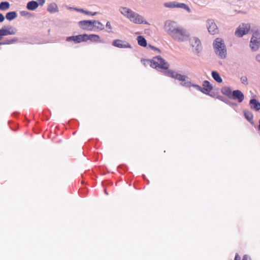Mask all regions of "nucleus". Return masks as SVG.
<instances>
[{
    "instance_id": "1",
    "label": "nucleus",
    "mask_w": 260,
    "mask_h": 260,
    "mask_svg": "<svg viewBox=\"0 0 260 260\" xmlns=\"http://www.w3.org/2000/svg\"><path fill=\"white\" fill-rule=\"evenodd\" d=\"M119 11L122 15L126 17L134 23L148 24V23L144 19V17L142 16L133 11L129 8L127 7H120L119 9Z\"/></svg>"
},
{
    "instance_id": "2",
    "label": "nucleus",
    "mask_w": 260,
    "mask_h": 260,
    "mask_svg": "<svg viewBox=\"0 0 260 260\" xmlns=\"http://www.w3.org/2000/svg\"><path fill=\"white\" fill-rule=\"evenodd\" d=\"M189 36L190 34L186 29L178 25L171 37L176 41L182 42L187 41Z\"/></svg>"
},
{
    "instance_id": "3",
    "label": "nucleus",
    "mask_w": 260,
    "mask_h": 260,
    "mask_svg": "<svg viewBox=\"0 0 260 260\" xmlns=\"http://www.w3.org/2000/svg\"><path fill=\"white\" fill-rule=\"evenodd\" d=\"M213 47L216 54L223 59L226 56V49L224 41L221 38H217L213 42Z\"/></svg>"
},
{
    "instance_id": "4",
    "label": "nucleus",
    "mask_w": 260,
    "mask_h": 260,
    "mask_svg": "<svg viewBox=\"0 0 260 260\" xmlns=\"http://www.w3.org/2000/svg\"><path fill=\"white\" fill-rule=\"evenodd\" d=\"M146 61L153 68L167 70L169 68L168 63L160 56L154 57L152 60Z\"/></svg>"
},
{
    "instance_id": "5",
    "label": "nucleus",
    "mask_w": 260,
    "mask_h": 260,
    "mask_svg": "<svg viewBox=\"0 0 260 260\" xmlns=\"http://www.w3.org/2000/svg\"><path fill=\"white\" fill-rule=\"evenodd\" d=\"M252 32L249 46L253 51L258 50L260 47V31L258 30H251Z\"/></svg>"
},
{
    "instance_id": "6",
    "label": "nucleus",
    "mask_w": 260,
    "mask_h": 260,
    "mask_svg": "<svg viewBox=\"0 0 260 260\" xmlns=\"http://www.w3.org/2000/svg\"><path fill=\"white\" fill-rule=\"evenodd\" d=\"M178 26V25L176 22L168 20L165 23L164 29L165 31L171 37Z\"/></svg>"
},
{
    "instance_id": "7",
    "label": "nucleus",
    "mask_w": 260,
    "mask_h": 260,
    "mask_svg": "<svg viewBox=\"0 0 260 260\" xmlns=\"http://www.w3.org/2000/svg\"><path fill=\"white\" fill-rule=\"evenodd\" d=\"M250 29V25L249 23H242L239 25L235 32V35L239 37H242L244 35L248 34Z\"/></svg>"
},
{
    "instance_id": "8",
    "label": "nucleus",
    "mask_w": 260,
    "mask_h": 260,
    "mask_svg": "<svg viewBox=\"0 0 260 260\" xmlns=\"http://www.w3.org/2000/svg\"><path fill=\"white\" fill-rule=\"evenodd\" d=\"M190 44L193 48V51L197 54L200 53L202 49L200 40L197 37H193L190 39Z\"/></svg>"
},
{
    "instance_id": "9",
    "label": "nucleus",
    "mask_w": 260,
    "mask_h": 260,
    "mask_svg": "<svg viewBox=\"0 0 260 260\" xmlns=\"http://www.w3.org/2000/svg\"><path fill=\"white\" fill-rule=\"evenodd\" d=\"M16 32V28L12 26H4L0 29V36L3 37L7 35H15Z\"/></svg>"
},
{
    "instance_id": "10",
    "label": "nucleus",
    "mask_w": 260,
    "mask_h": 260,
    "mask_svg": "<svg viewBox=\"0 0 260 260\" xmlns=\"http://www.w3.org/2000/svg\"><path fill=\"white\" fill-rule=\"evenodd\" d=\"M207 27L209 32L211 35H214L218 32V29L214 21L212 19H209L207 22Z\"/></svg>"
},
{
    "instance_id": "11",
    "label": "nucleus",
    "mask_w": 260,
    "mask_h": 260,
    "mask_svg": "<svg viewBox=\"0 0 260 260\" xmlns=\"http://www.w3.org/2000/svg\"><path fill=\"white\" fill-rule=\"evenodd\" d=\"M112 45L119 48H132V46L129 43L121 40L113 41Z\"/></svg>"
},
{
    "instance_id": "12",
    "label": "nucleus",
    "mask_w": 260,
    "mask_h": 260,
    "mask_svg": "<svg viewBox=\"0 0 260 260\" xmlns=\"http://www.w3.org/2000/svg\"><path fill=\"white\" fill-rule=\"evenodd\" d=\"M230 99L237 100L239 103H241L244 100V95L240 90H236L233 91L232 95Z\"/></svg>"
},
{
    "instance_id": "13",
    "label": "nucleus",
    "mask_w": 260,
    "mask_h": 260,
    "mask_svg": "<svg viewBox=\"0 0 260 260\" xmlns=\"http://www.w3.org/2000/svg\"><path fill=\"white\" fill-rule=\"evenodd\" d=\"M85 37H86V36L84 35V34L79 35L76 36L69 37L67 38L66 41H73L74 42L78 43L83 41H85Z\"/></svg>"
},
{
    "instance_id": "14",
    "label": "nucleus",
    "mask_w": 260,
    "mask_h": 260,
    "mask_svg": "<svg viewBox=\"0 0 260 260\" xmlns=\"http://www.w3.org/2000/svg\"><path fill=\"white\" fill-rule=\"evenodd\" d=\"M79 25L83 29H88L91 30L92 29L90 28L93 26L92 21L91 20H82L79 22Z\"/></svg>"
},
{
    "instance_id": "15",
    "label": "nucleus",
    "mask_w": 260,
    "mask_h": 260,
    "mask_svg": "<svg viewBox=\"0 0 260 260\" xmlns=\"http://www.w3.org/2000/svg\"><path fill=\"white\" fill-rule=\"evenodd\" d=\"M203 88H202L203 89V91L204 92H202L205 94L209 95V92L213 89V87L210 83L208 81H204L203 82Z\"/></svg>"
},
{
    "instance_id": "16",
    "label": "nucleus",
    "mask_w": 260,
    "mask_h": 260,
    "mask_svg": "<svg viewBox=\"0 0 260 260\" xmlns=\"http://www.w3.org/2000/svg\"><path fill=\"white\" fill-rule=\"evenodd\" d=\"M250 108L255 111L260 110V103L256 99H252L249 101Z\"/></svg>"
},
{
    "instance_id": "17",
    "label": "nucleus",
    "mask_w": 260,
    "mask_h": 260,
    "mask_svg": "<svg viewBox=\"0 0 260 260\" xmlns=\"http://www.w3.org/2000/svg\"><path fill=\"white\" fill-rule=\"evenodd\" d=\"M84 35L86 36V37H85V41H86L87 40H90L93 42H101L100 37L97 35L91 34L88 35L87 34H84Z\"/></svg>"
},
{
    "instance_id": "18",
    "label": "nucleus",
    "mask_w": 260,
    "mask_h": 260,
    "mask_svg": "<svg viewBox=\"0 0 260 260\" xmlns=\"http://www.w3.org/2000/svg\"><path fill=\"white\" fill-rule=\"evenodd\" d=\"M38 7L39 4L38 2L35 1H31L28 2L26 5V8L30 11H34Z\"/></svg>"
},
{
    "instance_id": "19",
    "label": "nucleus",
    "mask_w": 260,
    "mask_h": 260,
    "mask_svg": "<svg viewBox=\"0 0 260 260\" xmlns=\"http://www.w3.org/2000/svg\"><path fill=\"white\" fill-rule=\"evenodd\" d=\"M221 92L222 94L228 96L230 99L232 95V91L230 87L224 86L221 88Z\"/></svg>"
},
{
    "instance_id": "20",
    "label": "nucleus",
    "mask_w": 260,
    "mask_h": 260,
    "mask_svg": "<svg viewBox=\"0 0 260 260\" xmlns=\"http://www.w3.org/2000/svg\"><path fill=\"white\" fill-rule=\"evenodd\" d=\"M244 114L246 119L250 122L251 124H253V114L252 113L248 110H245L244 111Z\"/></svg>"
},
{
    "instance_id": "21",
    "label": "nucleus",
    "mask_w": 260,
    "mask_h": 260,
    "mask_svg": "<svg viewBox=\"0 0 260 260\" xmlns=\"http://www.w3.org/2000/svg\"><path fill=\"white\" fill-rule=\"evenodd\" d=\"M47 10L50 13L57 12H58L57 5L55 3H51L49 5Z\"/></svg>"
},
{
    "instance_id": "22",
    "label": "nucleus",
    "mask_w": 260,
    "mask_h": 260,
    "mask_svg": "<svg viewBox=\"0 0 260 260\" xmlns=\"http://www.w3.org/2000/svg\"><path fill=\"white\" fill-rule=\"evenodd\" d=\"M17 17V14L16 12L12 11L8 12L6 15V18L7 20L9 21H11L16 18Z\"/></svg>"
},
{
    "instance_id": "23",
    "label": "nucleus",
    "mask_w": 260,
    "mask_h": 260,
    "mask_svg": "<svg viewBox=\"0 0 260 260\" xmlns=\"http://www.w3.org/2000/svg\"><path fill=\"white\" fill-rule=\"evenodd\" d=\"M212 77L214 79L215 81H216L218 83H221L222 82V80L219 74V73L216 71H212L211 73Z\"/></svg>"
},
{
    "instance_id": "24",
    "label": "nucleus",
    "mask_w": 260,
    "mask_h": 260,
    "mask_svg": "<svg viewBox=\"0 0 260 260\" xmlns=\"http://www.w3.org/2000/svg\"><path fill=\"white\" fill-rule=\"evenodd\" d=\"M93 26L95 27L96 29L102 30L104 29V25L100 21L96 20L92 21Z\"/></svg>"
},
{
    "instance_id": "25",
    "label": "nucleus",
    "mask_w": 260,
    "mask_h": 260,
    "mask_svg": "<svg viewBox=\"0 0 260 260\" xmlns=\"http://www.w3.org/2000/svg\"><path fill=\"white\" fill-rule=\"evenodd\" d=\"M137 41L138 44L142 47H146L147 46V42L146 39L142 36H139L137 37Z\"/></svg>"
},
{
    "instance_id": "26",
    "label": "nucleus",
    "mask_w": 260,
    "mask_h": 260,
    "mask_svg": "<svg viewBox=\"0 0 260 260\" xmlns=\"http://www.w3.org/2000/svg\"><path fill=\"white\" fill-rule=\"evenodd\" d=\"M10 5L8 2H2L0 3V10L6 11L10 8Z\"/></svg>"
},
{
    "instance_id": "27",
    "label": "nucleus",
    "mask_w": 260,
    "mask_h": 260,
    "mask_svg": "<svg viewBox=\"0 0 260 260\" xmlns=\"http://www.w3.org/2000/svg\"><path fill=\"white\" fill-rule=\"evenodd\" d=\"M74 9L78 12H82L85 14L90 15L91 16H94V15H96L98 14H99V12H97L92 13V12H91L89 11H85L83 9L74 8Z\"/></svg>"
},
{
    "instance_id": "28",
    "label": "nucleus",
    "mask_w": 260,
    "mask_h": 260,
    "mask_svg": "<svg viewBox=\"0 0 260 260\" xmlns=\"http://www.w3.org/2000/svg\"><path fill=\"white\" fill-rule=\"evenodd\" d=\"M176 8H180L186 10L188 12L190 13L191 10L189 7L184 3H179L177 2Z\"/></svg>"
},
{
    "instance_id": "29",
    "label": "nucleus",
    "mask_w": 260,
    "mask_h": 260,
    "mask_svg": "<svg viewBox=\"0 0 260 260\" xmlns=\"http://www.w3.org/2000/svg\"><path fill=\"white\" fill-rule=\"evenodd\" d=\"M164 6L166 8H176L177 2L166 3L164 4Z\"/></svg>"
},
{
    "instance_id": "30",
    "label": "nucleus",
    "mask_w": 260,
    "mask_h": 260,
    "mask_svg": "<svg viewBox=\"0 0 260 260\" xmlns=\"http://www.w3.org/2000/svg\"><path fill=\"white\" fill-rule=\"evenodd\" d=\"M166 74L167 76L171 77L173 78L176 79L177 75H178V73L172 70H168L166 72Z\"/></svg>"
},
{
    "instance_id": "31",
    "label": "nucleus",
    "mask_w": 260,
    "mask_h": 260,
    "mask_svg": "<svg viewBox=\"0 0 260 260\" xmlns=\"http://www.w3.org/2000/svg\"><path fill=\"white\" fill-rule=\"evenodd\" d=\"M18 40L17 38H14L11 40H8L3 42H0V45H6V44H13L16 42H17Z\"/></svg>"
},
{
    "instance_id": "32",
    "label": "nucleus",
    "mask_w": 260,
    "mask_h": 260,
    "mask_svg": "<svg viewBox=\"0 0 260 260\" xmlns=\"http://www.w3.org/2000/svg\"><path fill=\"white\" fill-rule=\"evenodd\" d=\"M188 77L185 75H182L180 74H178V75H177V77L175 79H177L179 81H185V79H187Z\"/></svg>"
},
{
    "instance_id": "33",
    "label": "nucleus",
    "mask_w": 260,
    "mask_h": 260,
    "mask_svg": "<svg viewBox=\"0 0 260 260\" xmlns=\"http://www.w3.org/2000/svg\"><path fill=\"white\" fill-rule=\"evenodd\" d=\"M183 82H182L181 83V85L183 86L186 87H189L191 86V83L189 81H186V79H185V81H183Z\"/></svg>"
},
{
    "instance_id": "34",
    "label": "nucleus",
    "mask_w": 260,
    "mask_h": 260,
    "mask_svg": "<svg viewBox=\"0 0 260 260\" xmlns=\"http://www.w3.org/2000/svg\"><path fill=\"white\" fill-rule=\"evenodd\" d=\"M241 81L242 84H244L245 85H247L248 84L247 78V77L246 76H242L241 78Z\"/></svg>"
},
{
    "instance_id": "35",
    "label": "nucleus",
    "mask_w": 260,
    "mask_h": 260,
    "mask_svg": "<svg viewBox=\"0 0 260 260\" xmlns=\"http://www.w3.org/2000/svg\"><path fill=\"white\" fill-rule=\"evenodd\" d=\"M191 86L195 87L197 90H199V91H200L201 92H204L202 87H201L200 86L198 85L194 84H191Z\"/></svg>"
},
{
    "instance_id": "36",
    "label": "nucleus",
    "mask_w": 260,
    "mask_h": 260,
    "mask_svg": "<svg viewBox=\"0 0 260 260\" xmlns=\"http://www.w3.org/2000/svg\"><path fill=\"white\" fill-rule=\"evenodd\" d=\"M5 20V17L2 14L0 13V22H2Z\"/></svg>"
},
{
    "instance_id": "37",
    "label": "nucleus",
    "mask_w": 260,
    "mask_h": 260,
    "mask_svg": "<svg viewBox=\"0 0 260 260\" xmlns=\"http://www.w3.org/2000/svg\"><path fill=\"white\" fill-rule=\"evenodd\" d=\"M45 0H38V4L39 5L43 6L44 4L45 3Z\"/></svg>"
},
{
    "instance_id": "38",
    "label": "nucleus",
    "mask_w": 260,
    "mask_h": 260,
    "mask_svg": "<svg viewBox=\"0 0 260 260\" xmlns=\"http://www.w3.org/2000/svg\"><path fill=\"white\" fill-rule=\"evenodd\" d=\"M106 27H108L109 29H112V26H111L110 22L109 21L107 22Z\"/></svg>"
},
{
    "instance_id": "39",
    "label": "nucleus",
    "mask_w": 260,
    "mask_h": 260,
    "mask_svg": "<svg viewBox=\"0 0 260 260\" xmlns=\"http://www.w3.org/2000/svg\"><path fill=\"white\" fill-rule=\"evenodd\" d=\"M148 47H149V48H150L152 49L153 50H157V51H159V52L160 51V50H159V49L156 48H155V47H154V46H152V45H148Z\"/></svg>"
},
{
    "instance_id": "40",
    "label": "nucleus",
    "mask_w": 260,
    "mask_h": 260,
    "mask_svg": "<svg viewBox=\"0 0 260 260\" xmlns=\"http://www.w3.org/2000/svg\"><path fill=\"white\" fill-rule=\"evenodd\" d=\"M242 260H250V257L247 255H245L243 256Z\"/></svg>"
},
{
    "instance_id": "41",
    "label": "nucleus",
    "mask_w": 260,
    "mask_h": 260,
    "mask_svg": "<svg viewBox=\"0 0 260 260\" xmlns=\"http://www.w3.org/2000/svg\"><path fill=\"white\" fill-rule=\"evenodd\" d=\"M20 14L22 16H25V15L28 14L29 13L27 11H21L20 12Z\"/></svg>"
},
{
    "instance_id": "42",
    "label": "nucleus",
    "mask_w": 260,
    "mask_h": 260,
    "mask_svg": "<svg viewBox=\"0 0 260 260\" xmlns=\"http://www.w3.org/2000/svg\"><path fill=\"white\" fill-rule=\"evenodd\" d=\"M240 259H241L240 256L237 253L235 255V260H240Z\"/></svg>"
},
{
    "instance_id": "43",
    "label": "nucleus",
    "mask_w": 260,
    "mask_h": 260,
    "mask_svg": "<svg viewBox=\"0 0 260 260\" xmlns=\"http://www.w3.org/2000/svg\"><path fill=\"white\" fill-rule=\"evenodd\" d=\"M256 60L258 62H260V54H258V55H256Z\"/></svg>"
},
{
    "instance_id": "44",
    "label": "nucleus",
    "mask_w": 260,
    "mask_h": 260,
    "mask_svg": "<svg viewBox=\"0 0 260 260\" xmlns=\"http://www.w3.org/2000/svg\"><path fill=\"white\" fill-rule=\"evenodd\" d=\"M258 129L260 131V119L259 120Z\"/></svg>"
},
{
    "instance_id": "45",
    "label": "nucleus",
    "mask_w": 260,
    "mask_h": 260,
    "mask_svg": "<svg viewBox=\"0 0 260 260\" xmlns=\"http://www.w3.org/2000/svg\"><path fill=\"white\" fill-rule=\"evenodd\" d=\"M2 39V37L0 36V40H1Z\"/></svg>"
}]
</instances>
